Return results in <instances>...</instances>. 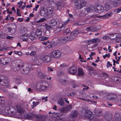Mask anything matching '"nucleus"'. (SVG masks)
<instances>
[{
    "instance_id": "obj_4",
    "label": "nucleus",
    "mask_w": 121,
    "mask_h": 121,
    "mask_svg": "<svg viewBox=\"0 0 121 121\" xmlns=\"http://www.w3.org/2000/svg\"><path fill=\"white\" fill-rule=\"evenodd\" d=\"M78 114V113L77 111L74 110L72 111L71 113L70 116L69 117V119L70 121H74L75 118L77 117Z\"/></svg>"
},
{
    "instance_id": "obj_46",
    "label": "nucleus",
    "mask_w": 121,
    "mask_h": 121,
    "mask_svg": "<svg viewBox=\"0 0 121 121\" xmlns=\"http://www.w3.org/2000/svg\"><path fill=\"white\" fill-rule=\"evenodd\" d=\"M115 37L113 38L117 39L121 37V36H120V35L119 34L115 33Z\"/></svg>"
},
{
    "instance_id": "obj_6",
    "label": "nucleus",
    "mask_w": 121,
    "mask_h": 121,
    "mask_svg": "<svg viewBox=\"0 0 121 121\" xmlns=\"http://www.w3.org/2000/svg\"><path fill=\"white\" fill-rule=\"evenodd\" d=\"M36 34L39 37V39L41 41L46 40L48 38V37H44L42 36L41 35L42 34V31L39 29L37 30Z\"/></svg>"
},
{
    "instance_id": "obj_63",
    "label": "nucleus",
    "mask_w": 121,
    "mask_h": 121,
    "mask_svg": "<svg viewBox=\"0 0 121 121\" xmlns=\"http://www.w3.org/2000/svg\"><path fill=\"white\" fill-rule=\"evenodd\" d=\"M23 20V19H21L20 18H19L17 20L18 21H19L20 22H21Z\"/></svg>"
},
{
    "instance_id": "obj_35",
    "label": "nucleus",
    "mask_w": 121,
    "mask_h": 121,
    "mask_svg": "<svg viewBox=\"0 0 121 121\" xmlns=\"http://www.w3.org/2000/svg\"><path fill=\"white\" fill-rule=\"evenodd\" d=\"M56 45L53 44H50L48 46H47V48L48 49L53 48L55 47Z\"/></svg>"
},
{
    "instance_id": "obj_60",
    "label": "nucleus",
    "mask_w": 121,
    "mask_h": 121,
    "mask_svg": "<svg viewBox=\"0 0 121 121\" xmlns=\"http://www.w3.org/2000/svg\"><path fill=\"white\" fill-rule=\"evenodd\" d=\"M81 99L82 100L84 101H87L89 102L90 100L88 99H86L85 98H82Z\"/></svg>"
},
{
    "instance_id": "obj_31",
    "label": "nucleus",
    "mask_w": 121,
    "mask_h": 121,
    "mask_svg": "<svg viewBox=\"0 0 121 121\" xmlns=\"http://www.w3.org/2000/svg\"><path fill=\"white\" fill-rule=\"evenodd\" d=\"M79 33L78 30H76L73 31L71 34V35L74 36H77Z\"/></svg>"
},
{
    "instance_id": "obj_49",
    "label": "nucleus",
    "mask_w": 121,
    "mask_h": 121,
    "mask_svg": "<svg viewBox=\"0 0 121 121\" xmlns=\"http://www.w3.org/2000/svg\"><path fill=\"white\" fill-rule=\"evenodd\" d=\"M110 53H109L108 54H106L105 55H103V57L104 59H105L106 57H110Z\"/></svg>"
},
{
    "instance_id": "obj_3",
    "label": "nucleus",
    "mask_w": 121,
    "mask_h": 121,
    "mask_svg": "<svg viewBox=\"0 0 121 121\" xmlns=\"http://www.w3.org/2000/svg\"><path fill=\"white\" fill-rule=\"evenodd\" d=\"M84 116L86 118L90 120H92L94 117V115L92 113L91 111L89 110H87L85 111L84 113Z\"/></svg>"
},
{
    "instance_id": "obj_9",
    "label": "nucleus",
    "mask_w": 121,
    "mask_h": 121,
    "mask_svg": "<svg viewBox=\"0 0 121 121\" xmlns=\"http://www.w3.org/2000/svg\"><path fill=\"white\" fill-rule=\"evenodd\" d=\"M94 9L95 11L97 13H101L104 11V9L101 5H99L95 7Z\"/></svg>"
},
{
    "instance_id": "obj_34",
    "label": "nucleus",
    "mask_w": 121,
    "mask_h": 121,
    "mask_svg": "<svg viewBox=\"0 0 121 121\" xmlns=\"http://www.w3.org/2000/svg\"><path fill=\"white\" fill-rule=\"evenodd\" d=\"M112 39H115L116 41L118 43L121 42V37L116 39L115 38H111Z\"/></svg>"
},
{
    "instance_id": "obj_27",
    "label": "nucleus",
    "mask_w": 121,
    "mask_h": 121,
    "mask_svg": "<svg viewBox=\"0 0 121 121\" xmlns=\"http://www.w3.org/2000/svg\"><path fill=\"white\" fill-rule=\"evenodd\" d=\"M80 5H81L80 6L78 7V8H82L84 6L86 5L85 2L84 1H82L80 3Z\"/></svg>"
},
{
    "instance_id": "obj_43",
    "label": "nucleus",
    "mask_w": 121,
    "mask_h": 121,
    "mask_svg": "<svg viewBox=\"0 0 121 121\" xmlns=\"http://www.w3.org/2000/svg\"><path fill=\"white\" fill-rule=\"evenodd\" d=\"M45 18H42L39 20H38L37 22V23H39L42 22H44L45 20Z\"/></svg>"
},
{
    "instance_id": "obj_24",
    "label": "nucleus",
    "mask_w": 121,
    "mask_h": 121,
    "mask_svg": "<svg viewBox=\"0 0 121 121\" xmlns=\"http://www.w3.org/2000/svg\"><path fill=\"white\" fill-rule=\"evenodd\" d=\"M6 20H10L11 21H13L14 20V18L13 17H11L9 15H8L5 18Z\"/></svg>"
},
{
    "instance_id": "obj_57",
    "label": "nucleus",
    "mask_w": 121,
    "mask_h": 121,
    "mask_svg": "<svg viewBox=\"0 0 121 121\" xmlns=\"http://www.w3.org/2000/svg\"><path fill=\"white\" fill-rule=\"evenodd\" d=\"M13 37H11L9 36L8 35L6 37V39H11L12 38H13Z\"/></svg>"
},
{
    "instance_id": "obj_52",
    "label": "nucleus",
    "mask_w": 121,
    "mask_h": 121,
    "mask_svg": "<svg viewBox=\"0 0 121 121\" xmlns=\"http://www.w3.org/2000/svg\"><path fill=\"white\" fill-rule=\"evenodd\" d=\"M56 6L57 7V9H59L60 7V3L59 2L58 3H57L56 4Z\"/></svg>"
},
{
    "instance_id": "obj_8",
    "label": "nucleus",
    "mask_w": 121,
    "mask_h": 121,
    "mask_svg": "<svg viewBox=\"0 0 121 121\" xmlns=\"http://www.w3.org/2000/svg\"><path fill=\"white\" fill-rule=\"evenodd\" d=\"M77 69L74 66H72L68 69V73L72 74H76L77 72Z\"/></svg>"
},
{
    "instance_id": "obj_18",
    "label": "nucleus",
    "mask_w": 121,
    "mask_h": 121,
    "mask_svg": "<svg viewBox=\"0 0 121 121\" xmlns=\"http://www.w3.org/2000/svg\"><path fill=\"white\" fill-rule=\"evenodd\" d=\"M30 69L29 67H26V68L24 69H22L21 70V71L23 73L26 74L28 73L29 72Z\"/></svg>"
},
{
    "instance_id": "obj_29",
    "label": "nucleus",
    "mask_w": 121,
    "mask_h": 121,
    "mask_svg": "<svg viewBox=\"0 0 121 121\" xmlns=\"http://www.w3.org/2000/svg\"><path fill=\"white\" fill-rule=\"evenodd\" d=\"M17 110L18 112L20 113H24V111L23 109L21 108V107H17Z\"/></svg>"
},
{
    "instance_id": "obj_56",
    "label": "nucleus",
    "mask_w": 121,
    "mask_h": 121,
    "mask_svg": "<svg viewBox=\"0 0 121 121\" xmlns=\"http://www.w3.org/2000/svg\"><path fill=\"white\" fill-rule=\"evenodd\" d=\"M75 5H76L77 8L78 9H81V8H78V7L80 6L81 5H80V4H77V3H76L75 1Z\"/></svg>"
},
{
    "instance_id": "obj_28",
    "label": "nucleus",
    "mask_w": 121,
    "mask_h": 121,
    "mask_svg": "<svg viewBox=\"0 0 121 121\" xmlns=\"http://www.w3.org/2000/svg\"><path fill=\"white\" fill-rule=\"evenodd\" d=\"M91 10V8L89 7H88L86 8L85 9L84 11H85L84 13L85 14L87 13L90 12Z\"/></svg>"
},
{
    "instance_id": "obj_40",
    "label": "nucleus",
    "mask_w": 121,
    "mask_h": 121,
    "mask_svg": "<svg viewBox=\"0 0 121 121\" xmlns=\"http://www.w3.org/2000/svg\"><path fill=\"white\" fill-rule=\"evenodd\" d=\"M112 15V13H107L104 16V17L105 18H107L110 17Z\"/></svg>"
},
{
    "instance_id": "obj_36",
    "label": "nucleus",
    "mask_w": 121,
    "mask_h": 121,
    "mask_svg": "<svg viewBox=\"0 0 121 121\" xmlns=\"http://www.w3.org/2000/svg\"><path fill=\"white\" fill-rule=\"evenodd\" d=\"M27 31V29L25 27L22 28L20 30V32L21 33H23Z\"/></svg>"
},
{
    "instance_id": "obj_51",
    "label": "nucleus",
    "mask_w": 121,
    "mask_h": 121,
    "mask_svg": "<svg viewBox=\"0 0 121 121\" xmlns=\"http://www.w3.org/2000/svg\"><path fill=\"white\" fill-rule=\"evenodd\" d=\"M24 65L23 64H18L17 65V67L19 69L23 68L24 67Z\"/></svg>"
},
{
    "instance_id": "obj_23",
    "label": "nucleus",
    "mask_w": 121,
    "mask_h": 121,
    "mask_svg": "<svg viewBox=\"0 0 121 121\" xmlns=\"http://www.w3.org/2000/svg\"><path fill=\"white\" fill-rule=\"evenodd\" d=\"M78 75L79 76H82L84 75L82 69L79 68L78 69Z\"/></svg>"
},
{
    "instance_id": "obj_37",
    "label": "nucleus",
    "mask_w": 121,
    "mask_h": 121,
    "mask_svg": "<svg viewBox=\"0 0 121 121\" xmlns=\"http://www.w3.org/2000/svg\"><path fill=\"white\" fill-rule=\"evenodd\" d=\"M2 82V80L0 78V84L2 86H4L6 84V82H7V81L6 80L5 81H4V82Z\"/></svg>"
},
{
    "instance_id": "obj_30",
    "label": "nucleus",
    "mask_w": 121,
    "mask_h": 121,
    "mask_svg": "<svg viewBox=\"0 0 121 121\" xmlns=\"http://www.w3.org/2000/svg\"><path fill=\"white\" fill-rule=\"evenodd\" d=\"M60 73L59 72L57 73V74L56 76L57 80L58 82H60Z\"/></svg>"
},
{
    "instance_id": "obj_5",
    "label": "nucleus",
    "mask_w": 121,
    "mask_h": 121,
    "mask_svg": "<svg viewBox=\"0 0 121 121\" xmlns=\"http://www.w3.org/2000/svg\"><path fill=\"white\" fill-rule=\"evenodd\" d=\"M100 26L98 25L95 26H93L91 27H89L86 29V30L87 31H97L100 29Z\"/></svg>"
},
{
    "instance_id": "obj_39",
    "label": "nucleus",
    "mask_w": 121,
    "mask_h": 121,
    "mask_svg": "<svg viewBox=\"0 0 121 121\" xmlns=\"http://www.w3.org/2000/svg\"><path fill=\"white\" fill-rule=\"evenodd\" d=\"M112 5L114 7H117L119 5L118 3L116 1H114L113 2Z\"/></svg>"
},
{
    "instance_id": "obj_48",
    "label": "nucleus",
    "mask_w": 121,
    "mask_h": 121,
    "mask_svg": "<svg viewBox=\"0 0 121 121\" xmlns=\"http://www.w3.org/2000/svg\"><path fill=\"white\" fill-rule=\"evenodd\" d=\"M68 81L65 80H64L62 81V84L64 85H66L67 84Z\"/></svg>"
},
{
    "instance_id": "obj_21",
    "label": "nucleus",
    "mask_w": 121,
    "mask_h": 121,
    "mask_svg": "<svg viewBox=\"0 0 121 121\" xmlns=\"http://www.w3.org/2000/svg\"><path fill=\"white\" fill-rule=\"evenodd\" d=\"M100 41V40L99 38H96L93 39L91 40H89L88 41V42H92L95 43H99Z\"/></svg>"
},
{
    "instance_id": "obj_19",
    "label": "nucleus",
    "mask_w": 121,
    "mask_h": 121,
    "mask_svg": "<svg viewBox=\"0 0 121 121\" xmlns=\"http://www.w3.org/2000/svg\"><path fill=\"white\" fill-rule=\"evenodd\" d=\"M104 117L108 121H109L110 120L112 117V115L111 114H105L104 115Z\"/></svg>"
},
{
    "instance_id": "obj_11",
    "label": "nucleus",
    "mask_w": 121,
    "mask_h": 121,
    "mask_svg": "<svg viewBox=\"0 0 121 121\" xmlns=\"http://www.w3.org/2000/svg\"><path fill=\"white\" fill-rule=\"evenodd\" d=\"M114 117L116 121H121V114L119 112H116L115 113Z\"/></svg>"
},
{
    "instance_id": "obj_45",
    "label": "nucleus",
    "mask_w": 121,
    "mask_h": 121,
    "mask_svg": "<svg viewBox=\"0 0 121 121\" xmlns=\"http://www.w3.org/2000/svg\"><path fill=\"white\" fill-rule=\"evenodd\" d=\"M121 11V7L120 8L115 10L114 11V12L115 13H119Z\"/></svg>"
},
{
    "instance_id": "obj_54",
    "label": "nucleus",
    "mask_w": 121,
    "mask_h": 121,
    "mask_svg": "<svg viewBox=\"0 0 121 121\" xmlns=\"http://www.w3.org/2000/svg\"><path fill=\"white\" fill-rule=\"evenodd\" d=\"M32 104L33 105H31V107L32 108H33L34 107H35L36 106V102L35 101H33L32 103Z\"/></svg>"
},
{
    "instance_id": "obj_10",
    "label": "nucleus",
    "mask_w": 121,
    "mask_h": 121,
    "mask_svg": "<svg viewBox=\"0 0 121 121\" xmlns=\"http://www.w3.org/2000/svg\"><path fill=\"white\" fill-rule=\"evenodd\" d=\"M47 14L48 17H50L53 16V9L51 7H49L47 8Z\"/></svg>"
},
{
    "instance_id": "obj_7",
    "label": "nucleus",
    "mask_w": 121,
    "mask_h": 121,
    "mask_svg": "<svg viewBox=\"0 0 121 121\" xmlns=\"http://www.w3.org/2000/svg\"><path fill=\"white\" fill-rule=\"evenodd\" d=\"M60 51L59 50H55L51 52L50 54V56L54 58H56L60 56Z\"/></svg>"
},
{
    "instance_id": "obj_50",
    "label": "nucleus",
    "mask_w": 121,
    "mask_h": 121,
    "mask_svg": "<svg viewBox=\"0 0 121 121\" xmlns=\"http://www.w3.org/2000/svg\"><path fill=\"white\" fill-rule=\"evenodd\" d=\"M115 33H112V34H109L110 36V38L111 39H111V38H112V37H114V38L115 37Z\"/></svg>"
},
{
    "instance_id": "obj_1",
    "label": "nucleus",
    "mask_w": 121,
    "mask_h": 121,
    "mask_svg": "<svg viewBox=\"0 0 121 121\" xmlns=\"http://www.w3.org/2000/svg\"><path fill=\"white\" fill-rule=\"evenodd\" d=\"M51 57L48 55L40 56L39 58H36L35 60L36 64L39 65L42 63H48L51 60Z\"/></svg>"
},
{
    "instance_id": "obj_58",
    "label": "nucleus",
    "mask_w": 121,
    "mask_h": 121,
    "mask_svg": "<svg viewBox=\"0 0 121 121\" xmlns=\"http://www.w3.org/2000/svg\"><path fill=\"white\" fill-rule=\"evenodd\" d=\"M47 70L48 71H53V70L52 69V68H49V67H48L47 68Z\"/></svg>"
},
{
    "instance_id": "obj_20",
    "label": "nucleus",
    "mask_w": 121,
    "mask_h": 121,
    "mask_svg": "<svg viewBox=\"0 0 121 121\" xmlns=\"http://www.w3.org/2000/svg\"><path fill=\"white\" fill-rule=\"evenodd\" d=\"M36 35L35 32H32L30 34V38L32 40H34L36 38Z\"/></svg>"
},
{
    "instance_id": "obj_42",
    "label": "nucleus",
    "mask_w": 121,
    "mask_h": 121,
    "mask_svg": "<svg viewBox=\"0 0 121 121\" xmlns=\"http://www.w3.org/2000/svg\"><path fill=\"white\" fill-rule=\"evenodd\" d=\"M95 115L98 116H101L102 114V113L100 111H97V112H95Z\"/></svg>"
},
{
    "instance_id": "obj_38",
    "label": "nucleus",
    "mask_w": 121,
    "mask_h": 121,
    "mask_svg": "<svg viewBox=\"0 0 121 121\" xmlns=\"http://www.w3.org/2000/svg\"><path fill=\"white\" fill-rule=\"evenodd\" d=\"M35 119L37 121H39L41 120V117L37 115L35 116Z\"/></svg>"
},
{
    "instance_id": "obj_55",
    "label": "nucleus",
    "mask_w": 121,
    "mask_h": 121,
    "mask_svg": "<svg viewBox=\"0 0 121 121\" xmlns=\"http://www.w3.org/2000/svg\"><path fill=\"white\" fill-rule=\"evenodd\" d=\"M108 65H107V68L109 67V66H112V64L110 63L109 61H108L107 62Z\"/></svg>"
},
{
    "instance_id": "obj_47",
    "label": "nucleus",
    "mask_w": 121,
    "mask_h": 121,
    "mask_svg": "<svg viewBox=\"0 0 121 121\" xmlns=\"http://www.w3.org/2000/svg\"><path fill=\"white\" fill-rule=\"evenodd\" d=\"M67 21L65 22H62L61 23L62 25L61 26V28L65 26L67 24Z\"/></svg>"
},
{
    "instance_id": "obj_53",
    "label": "nucleus",
    "mask_w": 121,
    "mask_h": 121,
    "mask_svg": "<svg viewBox=\"0 0 121 121\" xmlns=\"http://www.w3.org/2000/svg\"><path fill=\"white\" fill-rule=\"evenodd\" d=\"M36 52H35L34 51H32L30 53V55L31 56H34L35 55Z\"/></svg>"
},
{
    "instance_id": "obj_16",
    "label": "nucleus",
    "mask_w": 121,
    "mask_h": 121,
    "mask_svg": "<svg viewBox=\"0 0 121 121\" xmlns=\"http://www.w3.org/2000/svg\"><path fill=\"white\" fill-rule=\"evenodd\" d=\"M4 101L3 99H0V113H2L4 110L3 106H4Z\"/></svg>"
},
{
    "instance_id": "obj_12",
    "label": "nucleus",
    "mask_w": 121,
    "mask_h": 121,
    "mask_svg": "<svg viewBox=\"0 0 121 121\" xmlns=\"http://www.w3.org/2000/svg\"><path fill=\"white\" fill-rule=\"evenodd\" d=\"M47 10L44 8H42L40 11V14L41 15L44 16L45 17H47L48 15L47 14Z\"/></svg>"
},
{
    "instance_id": "obj_26",
    "label": "nucleus",
    "mask_w": 121,
    "mask_h": 121,
    "mask_svg": "<svg viewBox=\"0 0 121 121\" xmlns=\"http://www.w3.org/2000/svg\"><path fill=\"white\" fill-rule=\"evenodd\" d=\"M45 26L46 29V30L49 31L50 30H52V27L51 26L46 23L45 24Z\"/></svg>"
},
{
    "instance_id": "obj_14",
    "label": "nucleus",
    "mask_w": 121,
    "mask_h": 121,
    "mask_svg": "<svg viewBox=\"0 0 121 121\" xmlns=\"http://www.w3.org/2000/svg\"><path fill=\"white\" fill-rule=\"evenodd\" d=\"M72 106L71 105H69L66 108H64L61 109V112H65L67 111L70 110L71 109Z\"/></svg>"
},
{
    "instance_id": "obj_64",
    "label": "nucleus",
    "mask_w": 121,
    "mask_h": 121,
    "mask_svg": "<svg viewBox=\"0 0 121 121\" xmlns=\"http://www.w3.org/2000/svg\"><path fill=\"white\" fill-rule=\"evenodd\" d=\"M18 55L20 56H21L22 55V52H18Z\"/></svg>"
},
{
    "instance_id": "obj_15",
    "label": "nucleus",
    "mask_w": 121,
    "mask_h": 121,
    "mask_svg": "<svg viewBox=\"0 0 121 121\" xmlns=\"http://www.w3.org/2000/svg\"><path fill=\"white\" fill-rule=\"evenodd\" d=\"M29 36L27 34H23L21 36V38L23 41H28Z\"/></svg>"
},
{
    "instance_id": "obj_33",
    "label": "nucleus",
    "mask_w": 121,
    "mask_h": 121,
    "mask_svg": "<svg viewBox=\"0 0 121 121\" xmlns=\"http://www.w3.org/2000/svg\"><path fill=\"white\" fill-rule=\"evenodd\" d=\"M38 76L42 78H43L45 76V75L41 72H40L38 73Z\"/></svg>"
},
{
    "instance_id": "obj_59",
    "label": "nucleus",
    "mask_w": 121,
    "mask_h": 121,
    "mask_svg": "<svg viewBox=\"0 0 121 121\" xmlns=\"http://www.w3.org/2000/svg\"><path fill=\"white\" fill-rule=\"evenodd\" d=\"M8 63V62L7 61H5L4 60L3 61V65H5L7 64Z\"/></svg>"
},
{
    "instance_id": "obj_22",
    "label": "nucleus",
    "mask_w": 121,
    "mask_h": 121,
    "mask_svg": "<svg viewBox=\"0 0 121 121\" xmlns=\"http://www.w3.org/2000/svg\"><path fill=\"white\" fill-rule=\"evenodd\" d=\"M57 22L54 19H53L50 20L49 21V24L52 26H54L56 25Z\"/></svg>"
},
{
    "instance_id": "obj_61",
    "label": "nucleus",
    "mask_w": 121,
    "mask_h": 121,
    "mask_svg": "<svg viewBox=\"0 0 121 121\" xmlns=\"http://www.w3.org/2000/svg\"><path fill=\"white\" fill-rule=\"evenodd\" d=\"M95 52H91V54L89 55V56L90 57H92V56H94V55H95Z\"/></svg>"
},
{
    "instance_id": "obj_32",
    "label": "nucleus",
    "mask_w": 121,
    "mask_h": 121,
    "mask_svg": "<svg viewBox=\"0 0 121 121\" xmlns=\"http://www.w3.org/2000/svg\"><path fill=\"white\" fill-rule=\"evenodd\" d=\"M55 39L56 40V41L54 42L55 43L57 44L60 43V38H55Z\"/></svg>"
},
{
    "instance_id": "obj_17",
    "label": "nucleus",
    "mask_w": 121,
    "mask_h": 121,
    "mask_svg": "<svg viewBox=\"0 0 121 121\" xmlns=\"http://www.w3.org/2000/svg\"><path fill=\"white\" fill-rule=\"evenodd\" d=\"M116 97L115 94H109L107 96V99L109 100H112L115 99Z\"/></svg>"
},
{
    "instance_id": "obj_2",
    "label": "nucleus",
    "mask_w": 121,
    "mask_h": 121,
    "mask_svg": "<svg viewBox=\"0 0 121 121\" xmlns=\"http://www.w3.org/2000/svg\"><path fill=\"white\" fill-rule=\"evenodd\" d=\"M48 86L49 84L47 82L42 80L38 82L36 88L39 90L43 91L47 90Z\"/></svg>"
},
{
    "instance_id": "obj_41",
    "label": "nucleus",
    "mask_w": 121,
    "mask_h": 121,
    "mask_svg": "<svg viewBox=\"0 0 121 121\" xmlns=\"http://www.w3.org/2000/svg\"><path fill=\"white\" fill-rule=\"evenodd\" d=\"M79 59H80V61L82 62H86V61L85 60H83V58L81 57V55L80 54L79 55Z\"/></svg>"
},
{
    "instance_id": "obj_13",
    "label": "nucleus",
    "mask_w": 121,
    "mask_h": 121,
    "mask_svg": "<svg viewBox=\"0 0 121 121\" xmlns=\"http://www.w3.org/2000/svg\"><path fill=\"white\" fill-rule=\"evenodd\" d=\"M97 44H94L92 43H90L88 44L87 46V49L89 51H91L92 50L93 48H94L97 47Z\"/></svg>"
},
{
    "instance_id": "obj_62",
    "label": "nucleus",
    "mask_w": 121,
    "mask_h": 121,
    "mask_svg": "<svg viewBox=\"0 0 121 121\" xmlns=\"http://www.w3.org/2000/svg\"><path fill=\"white\" fill-rule=\"evenodd\" d=\"M39 5H37L35 7V11H37V9L39 8Z\"/></svg>"
},
{
    "instance_id": "obj_44",
    "label": "nucleus",
    "mask_w": 121,
    "mask_h": 121,
    "mask_svg": "<svg viewBox=\"0 0 121 121\" xmlns=\"http://www.w3.org/2000/svg\"><path fill=\"white\" fill-rule=\"evenodd\" d=\"M76 95V93L75 92H72L68 94V96H75Z\"/></svg>"
},
{
    "instance_id": "obj_25",
    "label": "nucleus",
    "mask_w": 121,
    "mask_h": 121,
    "mask_svg": "<svg viewBox=\"0 0 121 121\" xmlns=\"http://www.w3.org/2000/svg\"><path fill=\"white\" fill-rule=\"evenodd\" d=\"M104 8L106 10L108 11L111 9V7L108 4H105Z\"/></svg>"
}]
</instances>
